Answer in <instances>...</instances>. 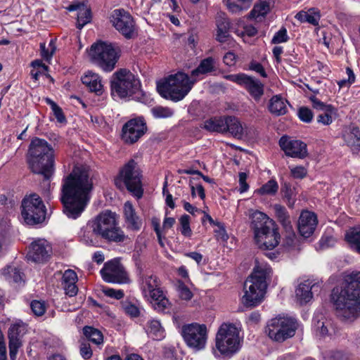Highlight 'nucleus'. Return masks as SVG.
Instances as JSON below:
<instances>
[{
  "mask_svg": "<svg viewBox=\"0 0 360 360\" xmlns=\"http://www.w3.org/2000/svg\"><path fill=\"white\" fill-rule=\"evenodd\" d=\"M273 208L278 219L285 228H288L290 221L286 209L279 204H275Z\"/></svg>",
  "mask_w": 360,
  "mask_h": 360,
  "instance_id": "nucleus-41",
  "label": "nucleus"
},
{
  "mask_svg": "<svg viewBox=\"0 0 360 360\" xmlns=\"http://www.w3.org/2000/svg\"><path fill=\"white\" fill-rule=\"evenodd\" d=\"M177 292L179 297L183 300L189 301L193 297L190 288L181 281L178 282Z\"/></svg>",
  "mask_w": 360,
  "mask_h": 360,
  "instance_id": "nucleus-47",
  "label": "nucleus"
},
{
  "mask_svg": "<svg viewBox=\"0 0 360 360\" xmlns=\"http://www.w3.org/2000/svg\"><path fill=\"white\" fill-rule=\"evenodd\" d=\"M82 82L91 91L95 92L97 95H101L103 94V84L101 77L98 74L87 72L82 77Z\"/></svg>",
  "mask_w": 360,
  "mask_h": 360,
  "instance_id": "nucleus-26",
  "label": "nucleus"
},
{
  "mask_svg": "<svg viewBox=\"0 0 360 360\" xmlns=\"http://www.w3.org/2000/svg\"><path fill=\"white\" fill-rule=\"evenodd\" d=\"M314 286V284H312L309 280L299 284L295 290V297L297 301L300 304H306L311 301L313 297L311 289Z\"/></svg>",
  "mask_w": 360,
  "mask_h": 360,
  "instance_id": "nucleus-27",
  "label": "nucleus"
},
{
  "mask_svg": "<svg viewBox=\"0 0 360 360\" xmlns=\"http://www.w3.org/2000/svg\"><path fill=\"white\" fill-rule=\"evenodd\" d=\"M195 81H191L188 75L184 72H178L168 77L165 82L158 83L157 89L162 97L179 101L191 91Z\"/></svg>",
  "mask_w": 360,
  "mask_h": 360,
  "instance_id": "nucleus-7",
  "label": "nucleus"
},
{
  "mask_svg": "<svg viewBox=\"0 0 360 360\" xmlns=\"http://www.w3.org/2000/svg\"><path fill=\"white\" fill-rule=\"evenodd\" d=\"M119 49L112 44L99 42L91 46L89 56L91 60L105 72L112 71L117 62Z\"/></svg>",
  "mask_w": 360,
  "mask_h": 360,
  "instance_id": "nucleus-11",
  "label": "nucleus"
},
{
  "mask_svg": "<svg viewBox=\"0 0 360 360\" xmlns=\"http://www.w3.org/2000/svg\"><path fill=\"white\" fill-rule=\"evenodd\" d=\"M26 331V325L22 322H18L11 325L8 329L9 343L22 345L21 338Z\"/></svg>",
  "mask_w": 360,
  "mask_h": 360,
  "instance_id": "nucleus-31",
  "label": "nucleus"
},
{
  "mask_svg": "<svg viewBox=\"0 0 360 360\" xmlns=\"http://www.w3.org/2000/svg\"><path fill=\"white\" fill-rule=\"evenodd\" d=\"M77 275L74 270L68 269L65 271L62 278V285L76 284L77 281Z\"/></svg>",
  "mask_w": 360,
  "mask_h": 360,
  "instance_id": "nucleus-50",
  "label": "nucleus"
},
{
  "mask_svg": "<svg viewBox=\"0 0 360 360\" xmlns=\"http://www.w3.org/2000/svg\"><path fill=\"white\" fill-rule=\"evenodd\" d=\"M191 190V195L193 198H195L198 194L200 199L204 200L205 198V193L204 188L202 185L198 184L195 187L193 185L190 184Z\"/></svg>",
  "mask_w": 360,
  "mask_h": 360,
  "instance_id": "nucleus-63",
  "label": "nucleus"
},
{
  "mask_svg": "<svg viewBox=\"0 0 360 360\" xmlns=\"http://www.w3.org/2000/svg\"><path fill=\"white\" fill-rule=\"evenodd\" d=\"M225 117H214L205 120L202 128L210 132L225 133Z\"/></svg>",
  "mask_w": 360,
  "mask_h": 360,
  "instance_id": "nucleus-34",
  "label": "nucleus"
},
{
  "mask_svg": "<svg viewBox=\"0 0 360 360\" xmlns=\"http://www.w3.org/2000/svg\"><path fill=\"white\" fill-rule=\"evenodd\" d=\"M80 354L84 359H89L92 356V350L90 345L86 343H82L79 348Z\"/></svg>",
  "mask_w": 360,
  "mask_h": 360,
  "instance_id": "nucleus-64",
  "label": "nucleus"
},
{
  "mask_svg": "<svg viewBox=\"0 0 360 360\" xmlns=\"http://www.w3.org/2000/svg\"><path fill=\"white\" fill-rule=\"evenodd\" d=\"M112 26L126 39H131L137 35L135 21L131 14L124 9L114 10L110 17Z\"/></svg>",
  "mask_w": 360,
  "mask_h": 360,
  "instance_id": "nucleus-15",
  "label": "nucleus"
},
{
  "mask_svg": "<svg viewBox=\"0 0 360 360\" xmlns=\"http://www.w3.org/2000/svg\"><path fill=\"white\" fill-rule=\"evenodd\" d=\"M30 307L34 315L41 316L44 314L46 306L44 302L33 300L30 304Z\"/></svg>",
  "mask_w": 360,
  "mask_h": 360,
  "instance_id": "nucleus-51",
  "label": "nucleus"
},
{
  "mask_svg": "<svg viewBox=\"0 0 360 360\" xmlns=\"http://www.w3.org/2000/svg\"><path fill=\"white\" fill-rule=\"evenodd\" d=\"M141 177L137 163L134 160H130L120 171L115 184L120 189L126 188L134 196L140 199L143 194Z\"/></svg>",
  "mask_w": 360,
  "mask_h": 360,
  "instance_id": "nucleus-8",
  "label": "nucleus"
},
{
  "mask_svg": "<svg viewBox=\"0 0 360 360\" xmlns=\"http://www.w3.org/2000/svg\"><path fill=\"white\" fill-rule=\"evenodd\" d=\"M290 175L295 179H303L307 174V169L303 166H290Z\"/></svg>",
  "mask_w": 360,
  "mask_h": 360,
  "instance_id": "nucleus-53",
  "label": "nucleus"
},
{
  "mask_svg": "<svg viewBox=\"0 0 360 360\" xmlns=\"http://www.w3.org/2000/svg\"><path fill=\"white\" fill-rule=\"evenodd\" d=\"M181 335L186 345L199 351L205 347L207 340V328L205 324L192 323L182 326Z\"/></svg>",
  "mask_w": 360,
  "mask_h": 360,
  "instance_id": "nucleus-14",
  "label": "nucleus"
},
{
  "mask_svg": "<svg viewBox=\"0 0 360 360\" xmlns=\"http://www.w3.org/2000/svg\"><path fill=\"white\" fill-rule=\"evenodd\" d=\"M255 242L262 250H273L276 248L280 240V234L278 232L276 225H274L271 228L264 229L257 231L255 233Z\"/></svg>",
  "mask_w": 360,
  "mask_h": 360,
  "instance_id": "nucleus-20",
  "label": "nucleus"
},
{
  "mask_svg": "<svg viewBox=\"0 0 360 360\" xmlns=\"http://www.w3.org/2000/svg\"><path fill=\"white\" fill-rule=\"evenodd\" d=\"M151 113L155 118L161 119V118H168L173 115V110L168 107H162V106H156L153 108L151 110Z\"/></svg>",
  "mask_w": 360,
  "mask_h": 360,
  "instance_id": "nucleus-43",
  "label": "nucleus"
},
{
  "mask_svg": "<svg viewBox=\"0 0 360 360\" xmlns=\"http://www.w3.org/2000/svg\"><path fill=\"white\" fill-rule=\"evenodd\" d=\"M21 214L28 225L42 223L46 219V207L37 194L26 196L22 202Z\"/></svg>",
  "mask_w": 360,
  "mask_h": 360,
  "instance_id": "nucleus-13",
  "label": "nucleus"
},
{
  "mask_svg": "<svg viewBox=\"0 0 360 360\" xmlns=\"http://www.w3.org/2000/svg\"><path fill=\"white\" fill-rule=\"evenodd\" d=\"M336 243V240L334 237L331 236H328V235H323L319 242V248L320 249H327V248H331V247H333L335 245Z\"/></svg>",
  "mask_w": 360,
  "mask_h": 360,
  "instance_id": "nucleus-55",
  "label": "nucleus"
},
{
  "mask_svg": "<svg viewBox=\"0 0 360 360\" xmlns=\"http://www.w3.org/2000/svg\"><path fill=\"white\" fill-rule=\"evenodd\" d=\"M345 143L352 150L360 151V129L354 127L342 134Z\"/></svg>",
  "mask_w": 360,
  "mask_h": 360,
  "instance_id": "nucleus-28",
  "label": "nucleus"
},
{
  "mask_svg": "<svg viewBox=\"0 0 360 360\" xmlns=\"http://www.w3.org/2000/svg\"><path fill=\"white\" fill-rule=\"evenodd\" d=\"M146 331L148 335L155 340H160L165 337V330L160 321L155 319L147 323Z\"/></svg>",
  "mask_w": 360,
  "mask_h": 360,
  "instance_id": "nucleus-33",
  "label": "nucleus"
},
{
  "mask_svg": "<svg viewBox=\"0 0 360 360\" xmlns=\"http://www.w3.org/2000/svg\"><path fill=\"white\" fill-rule=\"evenodd\" d=\"M217 40L221 43H224L228 40L229 37V30L230 23L227 19H219L217 21Z\"/></svg>",
  "mask_w": 360,
  "mask_h": 360,
  "instance_id": "nucleus-39",
  "label": "nucleus"
},
{
  "mask_svg": "<svg viewBox=\"0 0 360 360\" xmlns=\"http://www.w3.org/2000/svg\"><path fill=\"white\" fill-rule=\"evenodd\" d=\"M283 197L289 207H292L295 202V191L290 184H285L282 188Z\"/></svg>",
  "mask_w": 360,
  "mask_h": 360,
  "instance_id": "nucleus-48",
  "label": "nucleus"
},
{
  "mask_svg": "<svg viewBox=\"0 0 360 360\" xmlns=\"http://www.w3.org/2000/svg\"><path fill=\"white\" fill-rule=\"evenodd\" d=\"M249 69L259 74L262 77H266L267 75L262 65L258 62L252 61L249 65Z\"/></svg>",
  "mask_w": 360,
  "mask_h": 360,
  "instance_id": "nucleus-62",
  "label": "nucleus"
},
{
  "mask_svg": "<svg viewBox=\"0 0 360 360\" xmlns=\"http://www.w3.org/2000/svg\"><path fill=\"white\" fill-rule=\"evenodd\" d=\"M215 69V60L212 57H208L201 60L198 68L191 72V76L197 77L200 75L210 73Z\"/></svg>",
  "mask_w": 360,
  "mask_h": 360,
  "instance_id": "nucleus-35",
  "label": "nucleus"
},
{
  "mask_svg": "<svg viewBox=\"0 0 360 360\" xmlns=\"http://www.w3.org/2000/svg\"><path fill=\"white\" fill-rule=\"evenodd\" d=\"M297 328V323L295 319L278 316L269 322L265 331L274 341L283 342L293 337Z\"/></svg>",
  "mask_w": 360,
  "mask_h": 360,
  "instance_id": "nucleus-12",
  "label": "nucleus"
},
{
  "mask_svg": "<svg viewBox=\"0 0 360 360\" xmlns=\"http://www.w3.org/2000/svg\"><path fill=\"white\" fill-rule=\"evenodd\" d=\"M239 176V192L240 193L246 192L249 188V185L248 184L246 180L248 178V175L245 172H240L238 174Z\"/></svg>",
  "mask_w": 360,
  "mask_h": 360,
  "instance_id": "nucleus-61",
  "label": "nucleus"
},
{
  "mask_svg": "<svg viewBox=\"0 0 360 360\" xmlns=\"http://www.w3.org/2000/svg\"><path fill=\"white\" fill-rule=\"evenodd\" d=\"M180 231L185 237H191L192 231L190 227V217L187 214L182 215L179 219Z\"/></svg>",
  "mask_w": 360,
  "mask_h": 360,
  "instance_id": "nucleus-46",
  "label": "nucleus"
},
{
  "mask_svg": "<svg viewBox=\"0 0 360 360\" xmlns=\"http://www.w3.org/2000/svg\"><path fill=\"white\" fill-rule=\"evenodd\" d=\"M67 9L69 11H78L77 27L79 30H82L85 25L91 22V9L88 8L84 3L71 4L68 7H67Z\"/></svg>",
  "mask_w": 360,
  "mask_h": 360,
  "instance_id": "nucleus-24",
  "label": "nucleus"
},
{
  "mask_svg": "<svg viewBox=\"0 0 360 360\" xmlns=\"http://www.w3.org/2000/svg\"><path fill=\"white\" fill-rule=\"evenodd\" d=\"M4 274L8 280H12L15 283H19L22 280L21 272L14 266H9L4 269Z\"/></svg>",
  "mask_w": 360,
  "mask_h": 360,
  "instance_id": "nucleus-45",
  "label": "nucleus"
},
{
  "mask_svg": "<svg viewBox=\"0 0 360 360\" xmlns=\"http://www.w3.org/2000/svg\"><path fill=\"white\" fill-rule=\"evenodd\" d=\"M123 215L126 228L132 231L141 230L143 224L141 218L136 214L131 202L127 201L123 206Z\"/></svg>",
  "mask_w": 360,
  "mask_h": 360,
  "instance_id": "nucleus-23",
  "label": "nucleus"
},
{
  "mask_svg": "<svg viewBox=\"0 0 360 360\" xmlns=\"http://www.w3.org/2000/svg\"><path fill=\"white\" fill-rule=\"evenodd\" d=\"M272 274V269L267 263L255 259L253 271L244 283V295L241 301L245 307H256L262 302L267 288V281L271 278Z\"/></svg>",
  "mask_w": 360,
  "mask_h": 360,
  "instance_id": "nucleus-3",
  "label": "nucleus"
},
{
  "mask_svg": "<svg viewBox=\"0 0 360 360\" xmlns=\"http://www.w3.org/2000/svg\"><path fill=\"white\" fill-rule=\"evenodd\" d=\"M316 215L309 211H303L298 220V230L304 238L310 237L314 232L317 226Z\"/></svg>",
  "mask_w": 360,
  "mask_h": 360,
  "instance_id": "nucleus-22",
  "label": "nucleus"
},
{
  "mask_svg": "<svg viewBox=\"0 0 360 360\" xmlns=\"http://www.w3.org/2000/svg\"><path fill=\"white\" fill-rule=\"evenodd\" d=\"M345 238L350 247L360 254V226L349 229Z\"/></svg>",
  "mask_w": 360,
  "mask_h": 360,
  "instance_id": "nucleus-36",
  "label": "nucleus"
},
{
  "mask_svg": "<svg viewBox=\"0 0 360 360\" xmlns=\"http://www.w3.org/2000/svg\"><path fill=\"white\" fill-rule=\"evenodd\" d=\"M92 188L89 172L83 167H75L63 179L60 200L68 217L75 219L81 215L89 201Z\"/></svg>",
  "mask_w": 360,
  "mask_h": 360,
  "instance_id": "nucleus-1",
  "label": "nucleus"
},
{
  "mask_svg": "<svg viewBox=\"0 0 360 360\" xmlns=\"http://www.w3.org/2000/svg\"><path fill=\"white\" fill-rule=\"evenodd\" d=\"M110 84L112 95L120 98L132 96L139 91L141 87L139 79L127 69L114 72Z\"/></svg>",
  "mask_w": 360,
  "mask_h": 360,
  "instance_id": "nucleus-10",
  "label": "nucleus"
},
{
  "mask_svg": "<svg viewBox=\"0 0 360 360\" xmlns=\"http://www.w3.org/2000/svg\"><path fill=\"white\" fill-rule=\"evenodd\" d=\"M278 189V185L277 182L271 179L264 184L260 188L257 190V192L261 195H274Z\"/></svg>",
  "mask_w": 360,
  "mask_h": 360,
  "instance_id": "nucleus-44",
  "label": "nucleus"
},
{
  "mask_svg": "<svg viewBox=\"0 0 360 360\" xmlns=\"http://www.w3.org/2000/svg\"><path fill=\"white\" fill-rule=\"evenodd\" d=\"M100 272L102 278L108 283H126L129 281L123 266L117 260L106 262Z\"/></svg>",
  "mask_w": 360,
  "mask_h": 360,
  "instance_id": "nucleus-18",
  "label": "nucleus"
},
{
  "mask_svg": "<svg viewBox=\"0 0 360 360\" xmlns=\"http://www.w3.org/2000/svg\"><path fill=\"white\" fill-rule=\"evenodd\" d=\"M141 289L143 296L150 299V302L158 311H164L170 307L171 303L162 290L160 279L156 275L143 276Z\"/></svg>",
  "mask_w": 360,
  "mask_h": 360,
  "instance_id": "nucleus-9",
  "label": "nucleus"
},
{
  "mask_svg": "<svg viewBox=\"0 0 360 360\" xmlns=\"http://www.w3.org/2000/svg\"><path fill=\"white\" fill-rule=\"evenodd\" d=\"M346 73L348 76V78L347 79H343L338 82V84L340 88L349 86L355 81L354 74L350 68H346Z\"/></svg>",
  "mask_w": 360,
  "mask_h": 360,
  "instance_id": "nucleus-56",
  "label": "nucleus"
},
{
  "mask_svg": "<svg viewBox=\"0 0 360 360\" xmlns=\"http://www.w3.org/2000/svg\"><path fill=\"white\" fill-rule=\"evenodd\" d=\"M225 132H229L233 136L241 139L243 136V127L238 118L233 116L225 117Z\"/></svg>",
  "mask_w": 360,
  "mask_h": 360,
  "instance_id": "nucleus-29",
  "label": "nucleus"
},
{
  "mask_svg": "<svg viewBox=\"0 0 360 360\" xmlns=\"http://www.w3.org/2000/svg\"><path fill=\"white\" fill-rule=\"evenodd\" d=\"M104 294L110 297L115 298L116 300H120L124 297V292L122 290H115L113 288H106L103 290Z\"/></svg>",
  "mask_w": 360,
  "mask_h": 360,
  "instance_id": "nucleus-60",
  "label": "nucleus"
},
{
  "mask_svg": "<svg viewBox=\"0 0 360 360\" xmlns=\"http://www.w3.org/2000/svg\"><path fill=\"white\" fill-rule=\"evenodd\" d=\"M94 234L109 242L120 243L128 239V236L119 226L117 215L110 210H105L96 216L90 222Z\"/></svg>",
  "mask_w": 360,
  "mask_h": 360,
  "instance_id": "nucleus-5",
  "label": "nucleus"
},
{
  "mask_svg": "<svg viewBox=\"0 0 360 360\" xmlns=\"http://www.w3.org/2000/svg\"><path fill=\"white\" fill-rule=\"evenodd\" d=\"M286 101L279 95L274 96L270 100L268 105L269 112L276 116L285 115L287 111Z\"/></svg>",
  "mask_w": 360,
  "mask_h": 360,
  "instance_id": "nucleus-30",
  "label": "nucleus"
},
{
  "mask_svg": "<svg viewBox=\"0 0 360 360\" xmlns=\"http://www.w3.org/2000/svg\"><path fill=\"white\" fill-rule=\"evenodd\" d=\"M251 219L252 228L255 233H256L257 231H261L265 228H271L276 224L266 214L259 211H255L251 215Z\"/></svg>",
  "mask_w": 360,
  "mask_h": 360,
  "instance_id": "nucleus-25",
  "label": "nucleus"
},
{
  "mask_svg": "<svg viewBox=\"0 0 360 360\" xmlns=\"http://www.w3.org/2000/svg\"><path fill=\"white\" fill-rule=\"evenodd\" d=\"M51 253V244L45 239L38 238L30 244L27 259L34 262L43 263L50 258Z\"/></svg>",
  "mask_w": 360,
  "mask_h": 360,
  "instance_id": "nucleus-19",
  "label": "nucleus"
},
{
  "mask_svg": "<svg viewBox=\"0 0 360 360\" xmlns=\"http://www.w3.org/2000/svg\"><path fill=\"white\" fill-rule=\"evenodd\" d=\"M335 110L333 112L323 111V113L320 114L317 117V122L324 125H329L333 122L332 114L335 113Z\"/></svg>",
  "mask_w": 360,
  "mask_h": 360,
  "instance_id": "nucleus-59",
  "label": "nucleus"
},
{
  "mask_svg": "<svg viewBox=\"0 0 360 360\" xmlns=\"http://www.w3.org/2000/svg\"><path fill=\"white\" fill-rule=\"evenodd\" d=\"M27 163L31 171L49 180L54 172V150L44 139L32 140L27 153Z\"/></svg>",
  "mask_w": 360,
  "mask_h": 360,
  "instance_id": "nucleus-4",
  "label": "nucleus"
},
{
  "mask_svg": "<svg viewBox=\"0 0 360 360\" xmlns=\"http://www.w3.org/2000/svg\"><path fill=\"white\" fill-rule=\"evenodd\" d=\"M236 33L238 36H240L242 37H244L245 36L251 37L257 34V30L256 27L251 25H247L243 27V31L237 30Z\"/></svg>",
  "mask_w": 360,
  "mask_h": 360,
  "instance_id": "nucleus-58",
  "label": "nucleus"
},
{
  "mask_svg": "<svg viewBox=\"0 0 360 360\" xmlns=\"http://www.w3.org/2000/svg\"><path fill=\"white\" fill-rule=\"evenodd\" d=\"M224 78L243 86L256 102H259L264 94V84L245 73L226 75Z\"/></svg>",
  "mask_w": 360,
  "mask_h": 360,
  "instance_id": "nucleus-16",
  "label": "nucleus"
},
{
  "mask_svg": "<svg viewBox=\"0 0 360 360\" xmlns=\"http://www.w3.org/2000/svg\"><path fill=\"white\" fill-rule=\"evenodd\" d=\"M45 101L46 103L50 105L57 121L59 123H65L67 120L62 108L49 98H46Z\"/></svg>",
  "mask_w": 360,
  "mask_h": 360,
  "instance_id": "nucleus-42",
  "label": "nucleus"
},
{
  "mask_svg": "<svg viewBox=\"0 0 360 360\" xmlns=\"http://www.w3.org/2000/svg\"><path fill=\"white\" fill-rule=\"evenodd\" d=\"M124 312L131 317H138L140 315L139 308L131 302H125L122 305Z\"/></svg>",
  "mask_w": 360,
  "mask_h": 360,
  "instance_id": "nucleus-54",
  "label": "nucleus"
},
{
  "mask_svg": "<svg viewBox=\"0 0 360 360\" xmlns=\"http://www.w3.org/2000/svg\"><path fill=\"white\" fill-rule=\"evenodd\" d=\"M274 5V0H259L256 3L250 15L252 18L257 19L259 17H264Z\"/></svg>",
  "mask_w": 360,
  "mask_h": 360,
  "instance_id": "nucleus-32",
  "label": "nucleus"
},
{
  "mask_svg": "<svg viewBox=\"0 0 360 360\" xmlns=\"http://www.w3.org/2000/svg\"><path fill=\"white\" fill-rule=\"evenodd\" d=\"M279 146L287 156L304 159L308 155L307 144L300 140H290L282 136L279 140Z\"/></svg>",
  "mask_w": 360,
  "mask_h": 360,
  "instance_id": "nucleus-21",
  "label": "nucleus"
},
{
  "mask_svg": "<svg viewBox=\"0 0 360 360\" xmlns=\"http://www.w3.org/2000/svg\"><path fill=\"white\" fill-rule=\"evenodd\" d=\"M241 346L238 328L233 323H222L216 335L214 353L217 354L219 352L225 357H231L240 349Z\"/></svg>",
  "mask_w": 360,
  "mask_h": 360,
  "instance_id": "nucleus-6",
  "label": "nucleus"
},
{
  "mask_svg": "<svg viewBox=\"0 0 360 360\" xmlns=\"http://www.w3.org/2000/svg\"><path fill=\"white\" fill-rule=\"evenodd\" d=\"M344 284L333 288L331 299L337 316L342 321H352L360 314V271L346 274Z\"/></svg>",
  "mask_w": 360,
  "mask_h": 360,
  "instance_id": "nucleus-2",
  "label": "nucleus"
},
{
  "mask_svg": "<svg viewBox=\"0 0 360 360\" xmlns=\"http://www.w3.org/2000/svg\"><path fill=\"white\" fill-rule=\"evenodd\" d=\"M84 335L94 344L99 345L103 342L102 333L91 326H85L83 328Z\"/></svg>",
  "mask_w": 360,
  "mask_h": 360,
  "instance_id": "nucleus-40",
  "label": "nucleus"
},
{
  "mask_svg": "<svg viewBox=\"0 0 360 360\" xmlns=\"http://www.w3.org/2000/svg\"><path fill=\"white\" fill-rule=\"evenodd\" d=\"M295 18L301 22L317 25L320 20V14L315 8H312L307 11H300L296 14Z\"/></svg>",
  "mask_w": 360,
  "mask_h": 360,
  "instance_id": "nucleus-37",
  "label": "nucleus"
},
{
  "mask_svg": "<svg viewBox=\"0 0 360 360\" xmlns=\"http://www.w3.org/2000/svg\"><path fill=\"white\" fill-rule=\"evenodd\" d=\"M252 0H223L224 4L231 13H240L250 8Z\"/></svg>",
  "mask_w": 360,
  "mask_h": 360,
  "instance_id": "nucleus-38",
  "label": "nucleus"
},
{
  "mask_svg": "<svg viewBox=\"0 0 360 360\" xmlns=\"http://www.w3.org/2000/svg\"><path fill=\"white\" fill-rule=\"evenodd\" d=\"M309 100L311 101L314 109L327 112H333L335 110V108L333 105L324 103L319 100L315 96H309Z\"/></svg>",
  "mask_w": 360,
  "mask_h": 360,
  "instance_id": "nucleus-49",
  "label": "nucleus"
},
{
  "mask_svg": "<svg viewBox=\"0 0 360 360\" xmlns=\"http://www.w3.org/2000/svg\"><path fill=\"white\" fill-rule=\"evenodd\" d=\"M288 37L285 28H281L274 34L271 39L272 44H280L288 41Z\"/></svg>",
  "mask_w": 360,
  "mask_h": 360,
  "instance_id": "nucleus-57",
  "label": "nucleus"
},
{
  "mask_svg": "<svg viewBox=\"0 0 360 360\" xmlns=\"http://www.w3.org/2000/svg\"><path fill=\"white\" fill-rule=\"evenodd\" d=\"M147 131L146 123L143 118H135L126 122L122 129V139L124 143H136Z\"/></svg>",
  "mask_w": 360,
  "mask_h": 360,
  "instance_id": "nucleus-17",
  "label": "nucleus"
},
{
  "mask_svg": "<svg viewBox=\"0 0 360 360\" xmlns=\"http://www.w3.org/2000/svg\"><path fill=\"white\" fill-rule=\"evenodd\" d=\"M298 117L304 122L309 123L311 122L314 114L307 107H300L297 112Z\"/></svg>",
  "mask_w": 360,
  "mask_h": 360,
  "instance_id": "nucleus-52",
  "label": "nucleus"
}]
</instances>
